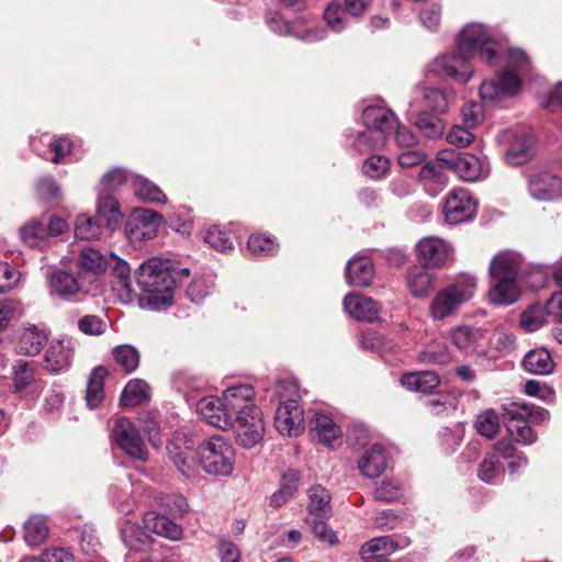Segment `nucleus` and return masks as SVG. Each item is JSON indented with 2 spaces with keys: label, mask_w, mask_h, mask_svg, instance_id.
<instances>
[{
  "label": "nucleus",
  "mask_w": 562,
  "mask_h": 562,
  "mask_svg": "<svg viewBox=\"0 0 562 562\" xmlns=\"http://www.w3.org/2000/svg\"><path fill=\"white\" fill-rule=\"evenodd\" d=\"M474 56L493 67L517 68L521 75L530 67L529 58L524 50L512 48L505 52L504 44L490 29L483 24L471 23L461 31L458 49L436 57L428 65V72L448 76L465 83L473 74L469 60Z\"/></svg>",
  "instance_id": "nucleus-1"
},
{
  "label": "nucleus",
  "mask_w": 562,
  "mask_h": 562,
  "mask_svg": "<svg viewBox=\"0 0 562 562\" xmlns=\"http://www.w3.org/2000/svg\"><path fill=\"white\" fill-rule=\"evenodd\" d=\"M167 454L188 479L195 475V460L205 473L221 476L231 475L235 462L234 448L220 436L211 437L194 450L184 434H176L167 445Z\"/></svg>",
  "instance_id": "nucleus-2"
},
{
  "label": "nucleus",
  "mask_w": 562,
  "mask_h": 562,
  "mask_svg": "<svg viewBox=\"0 0 562 562\" xmlns=\"http://www.w3.org/2000/svg\"><path fill=\"white\" fill-rule=\"evenodd\" d=\"M137 284L142 290L139 301L153 310L171 305L175 289V276L170 271V261L151 258L142 263L137 271Z\"/></svg>",
  "instance_id": "nucleus-3"
},
{
  "label": "nucleus",
  "mask_w": 562,
  "mask_h": 562,
  "mask_svg": "<svg viewBox=\"0 0 562 562\" xmlns=\"http://www.w3.org/2000/svg\"><path fill=\"white\" fill-rule=\"evenodd\" d=\"M474 291V277L459 276L454 282L436 293L430 304L431 316L437 321H442L454 315L464 303L473 297Z\"/></svg>",
  "instance_id": "nucleus-4"
},
{
  "label": "nucleus",
  "mask_w": 562,
  "mask_h": 562,
  "mask_svg": "<svg viewBox=\"0 0 562 562\" xmlns=\"http://www.w3.org/2000/svg\"><path fill=\"white\" fill-rule=\"evenodd\" d=\"M437 160L447 169L453 170L464 181H476L488 173V168L476 156L469 153L442 149L437 154Z\"/></svg>",
  "instance_id": "nucleus-5"
},
{
  "label": "nucleus",
  "mask_w": 562,
  "mask_h": 562,
  "mask_svg": "<svg viewBox=\"0 0 562 562\" xmlns=\"http://www.w3.org/2000/svg\"><path fill=\"white\" fill-rule=\"evenodd\" d=\"M228 428L236 435V441L244 448L255 447L263 437L265 425L259 407H250L244 414L236 415L229 420Z\"/></svg>",
  "instance_id": "nucleus-6"
},
{
  "label": "nucleus",
  "mask_w": 562,
  "mask_h": 562,
  "mask_svg": "<svg viewBox=\"0 0 562 562\" xmlns=\"http://www.w3.org/2000/svg\"><path fill=\"white\" fill-rule=\"evenodd\" d=\"M161 224V215L150 209L135 210L125 225V233L132 244L153 239Z\"/></svg>",
  "instance_id": "nucleus-7"
},
{
  "label": "nucleus",
  "mask_w": 562,
  "mask_h": 562,
  "mask_svg": "<svg viewBox=\"0 0 562 562\" xmlns=\"http://www.w3.org/2000/svg\"><path fill=\"white\" fill-rule=\"evenodd\" d=\"M112 431L119 447L130 457L140 461L147 460V447L137 428L127 418L117 419Z\"/></svg>",
  "instance_id": "nucleus-8"
},
{
  "label": "nucleus",
  "mask_w": 562,
  "mask_h": 562,
  "mask_svg": "<svg viewBox=\"0 0 562 562\" xmlns=\"http://www.w3.org/2000/svg\"><path fill=\"white\" fill-rule=\"evenodd\" d=\"M477 209L476 201L465 189L452 190L446 199L443 213L446 222L459 224L473 217Z\"/></svg>",
  "instance_id": "nucleus-9"
},
{
  "label": "nucleus",
  "mask_w": 562,
  "mask_h": 562,
  "mask_svg": "<svg viewBox=\"0 0 562 562\" xmlns=\"http://www.w3.org/2000/svg\"><path fill=\"white\" fill-rule=\"evenodd\" d=\"M501 142L507 145L504 158L512 166H520L529 161L535 153L533 139L526 135H517L505 131L499 136Z\"/></svg>",
  "instance_id": "nucleus-10"
},
{
  "label": "nucleus",
  "mask_w": 562,
  "mask_h": 562,
  "mask_svg": "<svg viewBox=\"0 0 562 562\" xmlns=\"http://www.w3.org/2000/svg\"><path fill=\"white\" fill-rule=\"evenodd\" d=\"M529 194L538 201H553L562 196V179L550 172L539 171L527 178Z\"/></svg>",
  "instance_id": "nucleus-11"
},
{
  "label": "nucleus",
  "mask_w": 562,
  "mask_h": 562,
  "mask_svg": "<svg viewBox=\"0 0 562 562\" xmlns=\"http://www.w3.org/2000/svg\"><path fill=\"white\" fill-rule=\"evenodd\" d=\"M276 428L281 435L297 436L304 429L303 411L299 403L290 400L281 404L276 411Z\"/></svg>",
  "instance_id": "nucleus-12"
},
{
  "label": "nucleus",
  "mask_w": 562,
  "mask_h": 562,
  "mask_svg": "<svg viewBox=\"0 0 562 562\" xmlns=\"http://www.w3.org/2000/svg\"><path fill=\"white\" fill-rule=\"evenodd\" d=\"M75 352V344L71 339H54L45 352L44 367L53 373H59L70 367Z\"/></svg>",
  "instance_id": "nucleus-13"
},
{
  "label": "nucleus",
  "mask_w": 562,
  "mask_h": 562,
  "mask_svg": "<svg viewBox=\"0 0 562 562\" xmlns=\"http://www.w3.org/2000/svg\"><path fill=\"white\" fill-rule=\"evenodd\" d=\"M450 254V246L437 237H425L417 245L418 260L424 267H442L448 261Z\"/></svg>",
  "instance_id": "nucleus-14"
},
{
  "label": "nucleus",
  "mask_w": 562,
  "mask_h": 562,
  "mask_svg": "<svg viewBox=\"0 0 562 562\" xmlns=\"http://www.w3.org/2000/svg\"><path fill=\"white\" fill-rule=\"evenodd\" d=\"M368 8V0H344V8L339 5H328L324 18L328 26L340 32L346 27V14L358 18L364 13Z\"/></svg>",
  "instance_id": "nucleus-15"
},
{
  "label": "nucleus",
  "mask_w": 562,
  "mask_h": 562,
  "mask_svg": "<svg viewBox=\"0 0 562 562\" xmlns=\"http://www.w3.org/2000/svg\"><path fill=\"white\" fill-rule=\"evenodd\" d=\"M255 395L254 389L249 384H240L228 387L224 391L222 401L229 417L244 414L250 407H257L251 403Z\"/></svg>",
  "instance_id": "nucleus-16"
},
{
  "label": "nucleus",
  "mask_w": 562,
  "mask_h": 562,
  "mask_svg": "<svg viewBox=\"0 0 562 562\" xmlns=\"http://www.w3.org/2000/svg\"><path fill=\"white\" fill-rule=\"evenodd\" d=\"M503 422L507 431L515 437L517 442L531 445L536 441L537 436L514 404L510 407H504Z\"/></svg>",
  "instance_id": "nucleus-17"
},
{
  "label": "nucleus",
  "mask_w": 562,
  "mask_h": 562,
  "mask_svg": "<svg viewBox=\"0 0 562 562\" xmlns=\"http://www.w3.org/2000/svg\"><path fill=\"white\" fill-rule=\"evenodd\" d=\"M47 339L48 335L45 329L36 325H27L18 335L15 351L23 356H36L41 352Z\"/></svg>",
  "instance_id": "nucleus-18"
},
{
  "label": "nucleus",
  "mask_w": 562,
  "mask_h": 562,
  "mask_svg": "<svg viewBox=\"0 0 562 562\" xmlns=\"http://www.w3.org/2000/svg\"><path fill=\"white\" fill-rule=\"evenodd\" d=\"M358 469L368 479L380 476L386 469V453L381 445L367 448L358 460Z\"/></svg>",
  "instance_id": "nucleus-19"
},
{
  "label": "nucleus",
  "mask_w": 562,
  "mask_h": 562,
  "mask_svg": "<svg viewBox=\"0 0 562 562\" xmlns=\"http://www.w3.org/2000/svg\"><path fill=\"white\" fill-rule=\"evenodd\" d=\"M49 290L61 297L75 295L85 292L83 276H75L67 271L57 270L49 278Z\"/></svg>",
  "instance_id": "nucleus-20"
},
{
  "label": "nucleus",
  "mask_w": 562,
  "mask_h": 562,
  "mask_svg": "<svg viewBox=\"0 0 562 562\" xmlns=\"http://www.w3.org/2000/svg\"><path fill=\"white\" fill-rule=\"evenodd\" d=\"M198 411L210 425L228 429L231 417L222 398L204 397L198 403Z\"/></svg>",
  "instance_id": "nucleus-21"
},
{
  "label": "nucleus",
  "mask_w": 562,
  "mask_h": 562,
  "mask_svg": "<svg viewBox=\"0 0 562 562\" xmlns=\"http://www.w3.org/2000/svg\"><path fill=\"white\" fill-rule=\"evenodd\" d=\"M362 121L366 128L379 131L383 133L384 137L395 127L396 123L394 113L382 106L366 108L362 113Z\"/></svg>",
  "instance_id": "nucleus-22"
},
{
  "label": "nucleus",
  "mask_w": 562,
  "mask_h": 562,
  "mask_svg": "<svg viewBox=\"0 0 562 562\" xmlns=\"http://www.w3.org/2000/svg\"><path fill=\"white\" fill-rule=\"evenodd\" d=\"M145 528L170 540H180L182 537V528L169 517L150 512L144 516Z\"/></svg>",
  "instance_id": "nucleus-23"
},
{
  "label": "nucleus",
  "mask_w": 562,
  "mask_h": 562,
  "mask_svg": "<svg viewBox=\"0 0 562 562\" xmlns=\"http://www.w3.org/2000/svg\"><path fill=\"white\" fill-rule=\"evenodd\" d=\"M122 217L117 200L111 194L101 192L97 204V218L102 226L114 231L120 226Z\"/></svg>",
  "instance_id": "nucleus-24"
},
{
  "label": "nucleus",
  "mask_w": 562,
  "mask_h": 562,
  "mask_svg": "<svg viewBox=\"0 0 562 562\" xmlns=\"http://www.w3.org/2000/svg\"><path fill=\"white\" fill-rule=\"evenodd\" d=\"M346 312L358 321L372 322L378 316L376 303L357 294H349L344 300Z\"/></svg>",
  "instance_id": "nucleus-25"
},
{
  "label": "nucleus",
  "mask_w": 562,
  "mask_h": 562,
  "mask_svg": "<svg viewBox=\"0 0 562 562\" xmlns=\"http://www.w3.org/2000/svg\"><path fill=\"white\" fill-rule=\"evenodd\" d=\"M373 265L367 257H358L349 260L346 268L347 282L351 286H368L373 279Z\"/></svg>",
  "instance_id": "nucleus-26"
},
{
  "label": "nucleus",
  "mask_w": 562,
  "mask_h": 562,
  "mask_svg": "<svg viewBox=\"0 0 562 562\" xmlns=\"http://www.w3.org/2000/svg\"><path fill=\"white\" fill-rule=\"evenodd\" d=\"M311 430L314 438L326 446L339 439L342 434L341 428L330 416L325 414H315L314 418L311 420Z\"/></svg>",
  "instance_id": "nucleus-27"
},
{
  "label": "nucleus",
  "mask_w": 562,
  "mask_h": 562,
  "mask_svg": "<svg viewBox=\"0 0 562 562\" xmlns=\"http://www.w3.org/2000/svg\"><path fill=\"white\" fill-rule=\"evenodd\" d=\"M519 258L510 252H501L493 258L490 265V276L493 280L517 279Z\"/></svg>",
  "instance_id": "nucleus-28"
},
{
  "label": "nucleus",
  "mask_w": 562,
  "mask_h": 562,
  "mask_svg": "<svg viewBox=\"0 0 562 562\" xmlns=\"http://www.w3.org/2000/svg\"><path fill=\"white\" fill-rule=\"evenodd\" d=\"M401 383L409 391L430 393L439 385V376L432 371L408 372L402 375Z\"/></svg>",
  "instance_id": "nucleus-29"
},
{
  "label": "nucleus",
  "mask_w": 562,
  "mask_h": 562,
  "mask_svg": "<svg viewBox=\"0 0 562 562\" xmlns=\"http://www.w3.org/2000/svg\"><path fill=\"white\" fill-rule=\"evenodd\" d=\"M124 544L133 551H144L150 543L149 535L136 522L124 520L120 527Z\"/></svg>",
  "instance_id": "nucleus-30"
},
{
  "label": "nucleus",
  "mask_w": 562,
  "mask_h": 562,
  "mask_svg": "<svg viewBox=\"0 0 562 562\" xmlns=\"http://www.w3.org/2000/svg\"><path fill=\"white\" fill-rule=\"evenodd\" d=\"M394 542L389 537H376L361 548L363 562H391L386 555L394 551Z\"/></svg>",
  "instance_id": "nucleus-31"
},
{
  "label": "nucleus",
  "mask_w": 562,
  "mask_h": 562,
  "mask_svg": "<svg viewBox=\"0 0 562 562\" xmlns=\"http://www.w3.org/2000/svg\"><path fill=\"white\" fill-rule=\"evenodd\" d=\"M517 279H499L494 280L495 283L488 292V299L496 305H509L519 297V288Z\"/></svg>",
  "instance_id": "nucleus-32"
},
{
  "label": "nucleus",
  "mask_w": 562,
  "mask_h": 562,
  "mask_svg": "<svg viewBox=\"0 0 562 562\" xmlns=\"http://www.w3.org/2000/svg\"><path fill=\"white\" fill-rule=\"evenodd\" d=\"M435 276L422 267H414L407 274V285L411 293L416 297L426 296L434 288Z\"/></svg>",
  "instance_id": "nucleus-33"
},
{
  "label": "nucleus",
  "mask_w": 562,
  "mask_h": 562,
  "mask_svg": "<svg viewBox=\"0 0 562 562\" xmlns=\"http://www.w3.org/2000/svg\"><path fill=\"white\" fill-rule=\"evenodd\" d=\"M113 279L111 281L113 291L123 302H130L133 299V289L130 278V267L127 262L117 260L113 271Z\"/></svg>",
  "instance_id": "nucleus-34"
},
{
  "label": "nucleus",
  "mask_w": 562,
  "mask_h": 562,
  "mask_svg": "<svg viewBox=\"0 0 562 562\" xmlns=\"http://www.w3.org/2000/svg\"><path fill=\"white\" fill-rule=\"evenodd\" d=\"M108 371L103 367L94 368L89 376L86 391L87 406L91 409L97 408L104 397V379Z\"/></svg>",
  "instance_id": "nucleus-35"
},
{
  "label": "nucleus",
  "mask_w": 562,
  "mask_h": 562,
  "mask_svg": "<svg viewBox=\"0 0 562 562\" xmlns=\"http://www.w3.org/2000/svg\"><path fill=\"white\" fill-rule=\"evenodd\" d=\"M22 243L31 248L41 247L48 238L44 218H32L19 229Z\"/></svg>",
  "instance_id": "nucleus-36"
},
{
  "label": "nucleus",
  "mask_w": 562,
  "mask_h": 562,
  "mask_svg": "<svg viewBox=\"0 0 562 562\" xmlns=\"http://www.w3.org/2000/svg\"><path fill=\"white\" fill-rule=\"evenodd\" d=\"M78 266L85 273L97 276L106 270L108 260L100 250L92 247H83L80 249Z\"/></svg>",
  "instance_id": "nucleus-37"
},
{
  "label": "nucleus",
  "mask_w": 562,
  "mask_h": 562,
  "mask_svg": "<svg viewBox=\"0 0 562 562\" xmlns=\"http://www.w3.org/2000/svg\"><path fill=\"white\" fill-rule=\"evenodd\" d=\"M130 180L135 194L139 199L149 203H166L165 193L154 182L139 176L132 177Z\"/></svg>",
  "instance_id": "nucleus-38"
},
{
  "label": "nucleus",
  "mask_w": 562,
  "mask_h": 562,
  "mask_svg": "<svg viewBox=\"0 0 562 562\" xmlns=\"http://www.w3.org/2000/svg\"><path fill=\"white\" fill-rule=\"evenodd\" d=\"M522 366L532 374H548L553 370V361L546 349L529 351L522 360Z\"/></svg>",
  "instance_id": "nucleus-39"
},
{
  "label": "nucleus",
  "mask_w": 562,
  "mask_h": 562,
  "mask_svg": "<svg viewBox=\"0 0 562 562\" xmlns=\"http://www.w3.org/2000/svg\"><path fill=\"white\" fill-rule=\"evenodd\" d=\"M148 384L144 380H131L124 387L120 404L124 407H134L148 398Z\"/></svg>",
  "instance_id": "nucleus-40"
},
{
  "label": "nucleus",
  "mask_w": 562,
  "mask_h": 562,
  "mask_svg": "<svg viewBox=\"0 0 562 562\" xmlns=\"http://www.w3.org/2000/svg\"><path fill=\"white\" fill-rule=\"evenodd\" d=\"M310 514L327 517L331 514L330 494L321 485H314L308 490Z\"/></svg>",
  "instance_id": "nucleus-41"
},
{
  "label": "nucleus",
  "mask_w": 562,
  "mask_h": 562,
  "mask_svg": "<svg viewBox=\"0 0 562 562\" xmlns=\"http://www.w3.org/2000/svg\"><path fill=\"white\" fill-rule=\"evenodd\" d=\"M102 223L95 217L87 214H79L75 223V236L79 239L91 240L99 238L102 234Z\"/></svg>",
  "instance_id": "nucleus-42"
},
{
  "label": "nucleus",
  "mask_w": 562,
  "mask_h": 562,
  "mask_svg": "<svg viewBox=\"0 0 562 562\" xmlns=\"http://www.w3.org/2000/svg\"><path fill=\"white\" fill-rule=\"evenodd\" d=\"M548 316H552V314L548 312V304L546 306L535 304L521 314L520 324L526 331L532 333L547 323Z\"/></svg>",
  "instance_id": "nucleus-43"
},
{
  "label": "nucleus",
  "mask_w": 562,
  "mask_h": 562,
  "mask_svg": "<svg viewBox=\"0 0 562 562\" xmlns=\"http://www.w3.org/2000/svg\"><path fill=\"white\" fill-rule=\"evenodd\" d=\"M494 450L499 453V456L507 461L508 469L512 473L516 472L518 469L526 467L528 459L527 457L518 451L515 446L505 440H501L494 445Z\"/></svg>",
  "instance_id": "nucleus-44"
},
{
  "label": "nucleus",
  "mask_w": 562,
  "mask_h": 562,
  "mask_svg": "<svg viewBox=\"0 0 562 562\" xmlns=\"http://www.w3.org/2000/svg\"><path fill=\"white\" fill-rule=\"evenodd\" d=\"M113 358L126 373L135 371L139 366V351L132 345H121L113 349Z\"/></svg>",
  "instance_id": "nucleus-45"
},
{
  "label": "nucleus",
  "mask_w": 562,
  "mask_h": 562,
  "mask_svg": "<svg viewBox=\"0 0 562 562\" xmlns=\"http://www.w3.org/2000/svg\"><path fill=\"white\" fill-rule=\"evenodd\" d=\"M47 535L48 527L43 516H33L24 525V539L30 546L41 544Z\"/></svg>",
  "instance_id": "nucleus-46"
},
{
  "label": "nucleus",
  "mask_w": 562,
  "mask_h": 562,
  "mask_svg": "<svg viewBox=\"0 0 562 562\" xmlns=\"http://www.w3.org/2000/svg\"><path fill=\"white\" fill-rule=\"evenodd\" d=\"M474 425L481 436L493 439L499 431L501 420L494 409H485L477 414Z\"/></svg>",
  "instance_id": "nucleus-47"
},
{
  "label": "nucleus",
  "mask_w": 562,
  "mask_h": 562,
  "mask_svg": "<svg viewBox=\"0 0 562 562\" xmlns=\"http://www.w3.org/2000/svg\"><path fill=\"white\" fill-rule=\"evenodd\" d=\"M415 126L424 134L427 138L440 137L445 132V125L442 121L434 114L427 112H420L415 121Z\"/></svg>",
  "instance_id": "nucleus-48"
},
{
  "label": "nucleus",
  "mask_w": 562,
  "mask_h": 562,
  "mask_svg": "<svg viewBox=\"0 0 562 562\" xmlns=\"http://www.w3.org/2000/svg\"><path fill=\"white\" fill-rule=\"evenodd\" d=\"M503 472L499 453L495 451L484 458L477 470V475L483 482L492 484L503 475Z\"/></svg>",
  "instance_id": "nucleus-49"
},
{
  "label": "nucleus",
  "mask_w": 562,
  "mask_h": 562,
  "mask_svg": "<svg viewBox=\"0 0 562 562\" xmlns=\"http://www.w3.org/2000/svg\"><path fill=\"white\" fill-rule=\"evenodd\" d=\"M384 142L385 137L383 136V133L366 128V131L358 133L356 139L352 143V146L360 154H366L380 148L383 146Z\"/></svg>",
  "instance_id": "nucleus-50"
},
{
  "label": "nucleus",
  "mask_w": 562,
  "mask_h": 562,
  "mask_svg": "<svg viewBox=\"0 0 562 562\" xmlns=\"http://www.w3.org/2000/svg\"><path fill=\"white\" fill-rule=\"evenodd\" d=\"M442 168L446 167L438 162H426L419 171V181L423 182L425 187L429 184L446 186L448 178L443 173Z\"/></svg>",
  "instance_id": "nucleus-51"
},
{
  "label": "nucleus",
  "mask_w": 562,
  "mask_h": 562,
  "mask_svg": "<svg viewBox=\"0 0 562 562\" xmlns=\"http://www.w3.org/2000/svg\"><path fill=\"white\" fill-rule=\"evenodd\" d=\"M483 338V330L476 327L460 326L452 333V341L459 349H467Z\"/></svg>",
  "instance_id": "nucleus-52"
},
{
  "label": "nucleus",
  "mask_w": 562,
  "mask_h": 562,
  "mask_svg": "<svg viewBox=\"0 0 562 562\" xmlns=\"http://www.w3.org/2000/svg\"><path fill=\"white\" fill-rule=\"evenodd\" d=\"M248 250L257 256H272L278 250V244L270 237L251 235L247 241Z\"/></svg>",
  "instance_id": "nucleus-53"
},
{
  "label": "nucleus",
  "mask_w": 562,
  "mask_h": 562,
  "mask_svg": "<svg viewBox=\"0 0 562 562\" xmlns=\"http://www.w3.org/2000/svg\"><path fill=\"white\" fill-rule=\"evenodd\" d=\"M389 159L384 156L372 155L362 165L363 173L372 179L382 178L389 170Z\"/></svg>",
  "instance_id": "nucleus-54"
},
{
  "label": "nucleus",
  "mask_w": 562,
  "mask_h": 562,
  "mask_svg": "<svg viewBox=\"0 0 562 562\" xmlns=\"http://www.w3.org/2000/svg\"><path fill=\"white\" fill-rule=\"evenodd\" d=\"M424 100L426 106L430 108L436 113H443L448 110V97L438 88L426 87L424 89Z\"/></svg>",
  "instance_id": "nucleus-55"
},
{
  "label": "nucleus",
  "mask_w": 562,
  "mask_h": 562,
  "mask_svg": "<svg viewBox=\"0 0 562 562\" xmlns=\"http://www.w3.org/2000/svg\"><path fill=\"white\" fill-rule=\"evenodd\" d=\"M204 239L211 247L222 252H225L233 247L227 233L220 226H213L207 229Z\"/></svg>",
  "instance_id": "nucleus-56"
},
{
  "label": "nucleus",
  "mask_w": 562,
  "mask_h": 562,
  "mask_svg": "<svg viewBox=\"0 0 562 562\" xmlns=\"http://www.w3.org/2000/svg\"><path fill=\"white\" fill-rule=\"evenodd\" d=\"M402 496V484L397 480L383 481L374 491V497L382 502H394Z\"/></svg>",
  "instance_id": "nucleus-57"
},
{
  "label": "nucleus",
  "mask_w": 562,
  "mask_h": 562,
  "mask_svg": "<svg viewBox=\"0 0 562 562\" xmlns=\"http://www.w3.org/2000/svg\"><path fill=\"white\" fill-rule=\"evenodd\" d=\"M35 380V372L33 367L29 362H19L15 366L14 372V386L16 391H23Z\"/></svg>",
  "instance_id": "nucleus-58"
},
{
  "label": "nucleus",
  "mask_w": 562,
  "mask_h": 562,
  "mask_svg": "<svg viewBox=\"0 0 562 562\" xmlns=\"http://www.w3.org/2000/svg\"><path fill=\"white\" fill-rule=\"evenodd\" d=\"M128 177L123 169L114 168L102 178V192L111 194L126 183Z\"/></svg>",
  "instance_id": "nucleus-59"
},
{
  "label": "nucleus",
  "mask_w": 562,
  "mask_h": 562,
  "mask_svg": "<svg viewBox=\"0 0 562 562\" xmlns=\"http://www.w3.org/2000/svg\"><path fill=\"white\" fill-rule=\"evenodd\" d=\"M461 115L464 125L468 128H473L481 122L483 117L482 105L476 102L465 103L461 109Z\"/></svg>",
  "instance_id": "nucleus-60"
},
{
  "label": "nucleus",
  "mask_w": 562,
  "mask_h": 562,
  "mask_svg": "<svg viewBox=\"0 0 562 562\" xmlns=\"http://www.w3.org/2000/svg\"><path fill=\"white\" fill-rule=\"evenodd\" d=\"M469 130L470 128L467 126L464 128L462 126L456 125L447 133L446 139L451 145L465 147L470 145L474 139V135Z\"/></svg>",
  "instance_id": "nucleus-61"
},
{
  "label": "nucleus",
  "mask_w": 562,
  "mask_h": 562,
  "mask_svg": "<svg viewBox=\"0 0 562 562\" xmlns=\"http://www.w3.org/2000/svg\"><path fill=\"white\" fill-rule=\"evenodd\" d=\"M79 329L87 335H101L105 330V323L95 315H86L78 322Z\"/></svg>",
  "instance_id": "nucleus-62"
},
{
  "label": "nucleus",
  "mask_w": 562,
  "mask_h": 562,
  "mask_svg": "<svg viewBox=\"0 0 562 562\" xmlns=\"http://www.w3.org/2000/svg\"><path fill=\"white\" fill-rule=\"evenodd\" d=\"M450 356L443 345L429 346L423 353L422 360L432 364H445Z\"/></svg>",
  "instance_id": "nucleus-63"
},
{
  "label": "nucleus",
  "mask_w": 562,
  "mask_h": 562,
  "mask_svg": "<svg viewBox=\"0 0 562 562\" xmlns=\"http://www.w3.org/2000/svg\"><path fill=\"white\" fill-rule=\"evenodd\" d=\"M32 562H75V560L67 550L55 548L44 551L37 558H34Z\"/></svg>",
  "instance_id": "nucleus-64"
}]
</instances>
